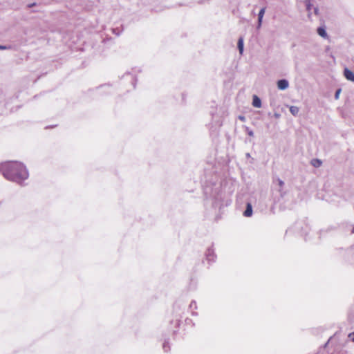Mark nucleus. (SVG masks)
<instances>
[{"label": "nucleus", "mask_w": 354, "mask_h": 354, "mask_svg": "<svg viewBox=\"0 0 354 354\" xmlns=\"http://www.w3.org/2000/svg\"><path fill=\"white\" fill-rule=\"evenodd\" d=\"M341 91H342L341 88H338L335 91V100H338L339 99Z\"/></svg>", "instance_id": "15"}, {"label": "nucleus", "mask_w": 354, "mask_h": 354, "mask_svg": "<svg viewBox=\"0 0 354 354\" xmlns=\"http://www.w3.org/2000/svg\"><path fill=\"white\" fill-rule=\"evenodd\" d=\"M192 313L193 315H197V313H194V312H192Z\"/></svg>", "instance_id": "24"}, {"label": "nucleus", "mask_w": 354, "mask_h": 354, "mask_svg": "<svg viewBox=\"0 0 354 354\" xmlns=\"http://www.w3.org/2000/svg\"><path fill=\"white\" fill-rule=\"evenodd\" d=\"M277 181L278 185H279V186L280 187H283V185H284V182H283L281 179H280V178H278L277 179Z\"/></svg>", "instance_id": "17"}, {"label": "nucleus", "mask_w": 354, "mask_h": 354, "mask_svg": "<svg viewBox=\"0 0 354 354\" xmlns=\"http://www.w3.org/2000/svg\"><path fill=\"white\" fill-rule=\"evenodd\" d=\"M252 206L250 203L246 204V209L243 212V216L245 217H250L252 215Z\"/></svg>", "instance_id": "5"}, {"label": "nucleus", "mask_w": 354, "mask_h": 354, "mask_svg": "<svg viewBox=\"0 0 354 354\" xmlns=\"http://www.w3.org/2000/svg\"><path fill=\"white\" fill-rule=\"evenodd\" d=\"M237 46L239 53L242 55L243 53V39L242 37H240L239 39Z\"/></svg>", "instance_id": "9"}, {"label": "nucleus", "mask_w": 354, "mask_h": 354, "mask_svg": "<svg viewBox=\"0 0 354 354\" xmlns=\"http://www.w3.org/2000/svg\"><path fill=\"white\" fill-rule=\"evenodd\" d=\"M8 48H10V47H8L6 46L0 45V50H5V49H8Z\"/></svg>", "instance_id": "20"}, {"label": "nucleus", "mask_w": 354, "mask_h": 354, "mask_svg": "<svg viewBox=\"0 0 354 354\" xmlns=\"http://www.w3.org/2000/svg\"><path fill=\"white\" fill-rule=\"evenodd\" d=\"M348 337L354 342V332L349 333Z\"/></svg>", "instance_id": "19"}, {"label": "nucleus", "mask_w": 354, "mask_h": 354, "mask_svg": "<svg viewBox=\"0 0 354 354\" xmlns=\"http://www.w3.org/2000/svg\"><path fill=\"white\" fill-rule=\"evenodd\" d=\"M239 119L243 122L245 120V118L243 115H239Z\"/></svg>", "instance_id": "22"}, {"label": "nucleus", "mask_w": 354, "mask_h": 354, "mask_svg": "<svg viewBox=\"0 0 354 354\" xmlns=\"http://www.w3.org/2000/svg\"><path fill=\"white\" fill-rule=\"evenodd\" d=\"M261 25L262 22H259V21H258L257 28L259 29L261 27Z\"/></svg>", "instance_id": "23"}, {"label": "nucleus", "mask_w": 354, "mask_h": 354, "mask_svg": "<svg viewBox=\"0 0 354 354\" xmlns=\"http://www.w3.org/2000/svg\"><path fill=\"white\" fill-rule=\"evenodd\" d=\"M351 232L354 233V227H353Z\"/></svg>", "instance_id": "25"}, {"label": "nucleus", "mask_w": 354, "mask_h": 354, "mask_svg": "<svg viewBox=\"0 0 354 354\" xmlns=\"http://www.w3.org/2000/svg\"><path fill=\"white\" fill-rule=\"evenodd\" d=\"M344 75L346 80L354 82V73L349 70L348 68H345L344 70Z\"/></svg>", "instance_id": "3"}, {"label": "nucleus", "mask_w": 354, "mask_h": 354, "mask_svg": "<svg viewBox=\"0 0 354 354\" xmlns=\"http://www.w3.org/2000/svg\"><path fill=\"white\" fill-rule=\"evenodd\" d=\"M311 163L315 167H319L322 165V162L319 159H313L312 160Z\"/></svg>", "instance_id": "12"}, {"label": "nucleus", "mask_w": 354, "mask_h": 354, "mask_svg": "<svg viewBox=\"0 0 354 354\" xmlns=\"http://www.w3.org/2000/svg\"><path fill=\"white\" fill-rule=\"evenodd\" d=\"M0 171H2L5 178L20 185L29 176L26 166L23 163L17 161L6 162L1 164Z\"/></svg>", "instance_id": "1"}, {"label": "nucleus", "mask_w": 354, "mask_h": 354, "mask_svg": "<svg viewBox=\"0 0 354 354\" xmlns=\"http://www.w3.org/2000/svg\"><path fill=\"white\" fill-rule=\"evenodd\" d=\"M189 308L191 310H196L197 309V305L196 302L195 301H192L189 304Z\"/></svg>", "instance_id": "13"}, {"label": "nucleus", "mask_w": 354, "mask_h": 354, "mask_svg": "<svg viewBox=\"0 0 354 354\" xmlns=\"http://www.w3.org/2000/svg\"><path fill=\"white\" fill-rule=\"evenodd\" d=\"M307 2H306V10L308 11V17H310L311 15H312V10H313V6L310 3V0H306Z\"/></svg>", "instance_id": "8"}, {"label": "nucleus", "mask_w": 354, "mask_h": 354, "mask_svg": "<svg viewBox=\"0 0 354 354\" xmlns=\"http://www.w3.org/2000/svg\"><path fill=\"white\" fill-rule=\"evenodd\" d=\"M280 116H281V115H280V113H274V117L275 118H280Z\"/></svg>", "instance_id": "21"}, {"label": "nucleus", "mask_w": 354, "mask_h": 354, "mask_svg": "<svg viewBox=\"0 0 354 354\" xmlns=\"http://www.w3.org/2000/svg\"><path fill=\"white\" fill-rule=\"evenodd\" d=\"M299 109L296 106H291L290 107V112L294 116H296L299 113Z\"/></svg>", "instance_id": "10"}, {"label": "nucleus", "mask_w": 354, "mask_h": 354, "mask_svg": "<svg viewBox=\"0 0 354 354\" xmlns=\"http://www.w3.org/2000/svg\"><path fill=\"white\" fill-rule=\"evenodd\" d=\"M317 32L320 37L324 39L328 37V35L324 27H319L317 30Z\"/></svg>", "instance_id": "7"}, {"label": "nucleus", "mask_w": 354, "mask_h": 354, "mask_svg": "<svg viewBox=\"0 0 354 354\" xmlns=\"http://www.w3.org/2000/svg\"><path fill=\"white\" fill-rule=\"evenodd\" d=\"M265 11H266V8H262L259 10V14H258V21H259V22L263 21V16L265 14Z\"/></svg>", "instance_id": "11"}, {"label": "nucleus", "mask_w": 354, "mask_h": 354, "mask_svg": "<svg viewBox=\"0 0 354 354\" xmlns=\"http://www.w3.org/2000/svg\"><path fill=\"white\" fill-rule=\"evenodd\" d=\"M313 12L315 15H319V9L317 7H315L313 6Z\"/></svg>", "instance_id": "18"}, {"label": "nucleus", "mask_w": 354, "mask_h": 354, "mask_svg": "<svg viewBox=\"0 0 354 354\" xmlns=\"http://www.w3.org/2000/svg\"><path fill=\"white\" fill-rule=\"evenodd\" d=\"M245 130L248 136H254V132L252 130L250 129L248 127H245Z\"/></svg>", "instance_id": "16"}, {"label": "nucleus", "mask_w": 354, "mask_h": 354, "mask_svg": "<svg viewBox=\"0 0 354 354\" xmlns=\"http://www.w3.org/2000/svg\"><path fill=\"white\" fill-rule=\"evenodd\" d=\"M216 258L214 250L209 248L206 252V259L209 262H214Z\"/></svg>", "instance_id": "4"}, {"label": "nucleus", "mask_w": 354, "mask_h": 354, "mask_svg": "<svg viewBox=\"0 0 354 354\" xmlns=\"http://www.w3.org/2000/svg\"><path fill=\"white\" fill-rule=\"evenodd\" d=\"M252 105L256 108H260L261 106V100L257 95H253Z\"/></svg>", "instance_id": "6"}, {"label": "nucleus", "mask_w": 354, "mask_h": 354, "mask_svg": "<svg viewBox=\"0 0 354 354\" xmlns=\"http://www.w3.org/2000/svg\"><path fill=\"white\" fill-rule=\"evenodd\" d=\"M170 347L169 346V343L167 342H165L163 344V349L165 352H167L169 350Z\"/></svg>", "instance_id": "14"}, {"label": "nucleus", "mask_w": 354, "mask_h": 354, "mask_svg": "<svg viewBox=\"0 0 354 354\" xmlns=\"http://www.w3.org/2000/svg\"><path fill=\"white\" fill-rule=\"evenodd\" d=\"M277 88L279 90L283 91L288 88L289 83L286 79H281L277 81Z\"/></svg>", "instance_id": "2"}]
</instances>
